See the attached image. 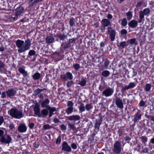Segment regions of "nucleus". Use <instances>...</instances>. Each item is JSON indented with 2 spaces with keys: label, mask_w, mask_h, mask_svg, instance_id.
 Listing matches in <instances>:
<instances>
[{
  "label": "nucleus",
  "mask_w": 154,
  "mask_h": 154,
  "mask_svg": "<svg viewBox=\"0 0 154 154\" xmlns=\"http://www.w3.org/2000/svg\"><path fill=\"white\" fill-rule=\"evenodd\" d=\"M62 150L69 152L71 151L72 149L66 141H64L62 143Z\"/></svg>",
  "instance_id": "obj_16"
},
{
  "label": "nucleus",
  "mask_w": 154,
  "mask_h": 154,
  "mask_svg": "<svg viewBox=\"0 0 154 154\" xmlns=\"http://www.w3.org/2000/svg\"><path fill=\"white\" fill-rule=\"evenodd\" d=\"M127 46V44L125 41H123L121 42L119 44L117 45V47L121 49H123Z\"/></svg>",
  "instance_id": "obj_30"
},
{
  "label": "nucleus",
  "mask_w": 154,
  "mask_h": 154,
  "mask_svg": "<svg viewBox=\"0 0 154 154\" xmlns=\"http://www.w3.org/2000/svg\"><path fill=\"white\" fill-rule=\"evenodd\" d=\"M46 43L47 44H50L54 42V38L51 36H47L46 38Z\"/></svg>",
  "instance_id": "obj_26"
},
{
  "label": "nucleus",
  "mask_w": 154,
  "mask_h": 154,
  "mask_svg": "<svg viewBox=\"0 0 154 154\" xmlns=\"http://www.w3.org/2000/svg\"><path fill=\"white\" fill-rule=\"evenodd\" d=\"M20 73L23 74L24 78H26L28 75L27 72L26 71L23 67H20L18 70Z\"/></svg>",
  "instance_id": "obj_24"
},
{
  "label": "nucleus",
  "mask_w": 154,
  "mask_h": 154,
  "mask_svg": "<svg viewBox=\"0 0 154 154\" xmlns=\"http://www.w3.org/2000/svg\"><path fill=\"white\" fill-rule=\"evenodd\" d=\"M47 109L49 110V112H54L56 111V108L55 107H51V106H48Z\"/></svg>",
  "instance_id": "obj_46"
},
{
  "label": "nucleus",
  "mask_w": 154,
  "mask_h": 154,
  "mask_svg": "<svg viewBox=\"0 0 154 154\" xmlns=\"http://www.w3.org/2000/svg\"><path fill=\"white\" fill-rule=\"evenodd\" d=\"M142 142L143 143L145 144L146 143L148 140V138L145 136H142L140 137Z\"/></svg>",
  "instance_id": "obj_39"
},
{
  "label": "nucleus",
  "mask_w": 154,
  "mask_h": 154,
  "mask_svg": "<svg viewBox=\"0 0 154 154\" xmlns=\"http://www.w3.org/2000/svg\"><path fill=\"white\" fill-rule=\"evenodd\" d=\"M145 102L143 100H141L139 103V106L141 107H144L145 105Z\"/></svg>",
  "instance_id": "obj_50"
},
{
  "label": "nucleus",
  "mask_w": 154,
  "mask_h": 154,
  "mask_svg": "<svg viewBox=\"0 0 154 154\" xmlns=\"http://www.w3.org/2000/svg\"><path fill=\"white\" fill-rule=\"evenodd\" d=\"M8 113L12 117L19 119L23 117V113L21 111L16 108H12L8 111Z\"/></svg>",
  "instance_id": "obj_2"
},
{
  "label": "nucleus",
  "mask_w": 154,
  "mask_h": 154,
  "mask_svg": "<svg viewBox=\"0 0 154 154\" xmlns=\"http://www.w3.org/2000/svg\"><path fill=\"white\" fill-rule=\"evenodd\" d=\"M102 122V118H100L99 119H97L96 121L94 126V130L95 131H99L100 127Z\"/></svg>",
  "instance_id": "obj_18"
},
{
  "label": "nucleus",
  "mask_w": 154,
  "mask_h": 154,
  "mask_svg": "<svg viewBox=\"0 0 154 154\" xmlns=\"http://www.w3.org/2000/svg\"><path fill=\"white\" fill-rule=\"evenodd\" d=\"M122 145L121 142L118 140L116 141L113 145V148L112 149L113 154H120L122 151Z\"/></svg>",
  "instance_id": "obj_5"
},
{
  "label": "nucleus",
  "mask_w": 154,
  "mask_h": 154,
  "mask_svg": "<svg viewBox=\"0 0 154 154\" xmlns=\"http://www.w3.org/2000/svg\"><path fill=\"white\" fill-rule=\"evenodd\" d=\"M85 108L84 104L83 103H81L80 106L79 107V112L82 113L85 110Z\"/></svg>",
  "instance_id": "obj_34"
},
{
  "label": "nucleus",
  "mask_w": 154,
  "mask_h": 154,
  "mask_svg": "<svg viewBox=\"0 0 154 154\" xmlns=\"http://www.w3.org/2000/svg\"><path fill=\"white\" fill-rule=\"evenodd\" d=\"M114 91L112 88L108 87L103 91L102 95L106 97L110 96L113 94Z\"/></svg>",
  "instance_id": "obj_13"
},
{
  "label": "nucleus",
  "mask_w": 154,
  "mask_h": 154,
  "mask_svg": "<svg viewBox=\"0 0 154 154\" xmlns=\"http://www.w3.org/2000/svg\"><path fill=\"white\" fill-rule=\"evenodd\" d=\"M4 131L2 130H0V142L2 143L9 144L12 140L11 136L9 135L7 136L6 138L4 135Z\"/></svg>",
  "instance_id": "obj_3"
},
{
  "label": "nucleus",
  "mask_w": 154,
  "mask_h": 154,
  "mask_svg": "<svg viewBox=\"0 0 154 154\" xmlns=\"http://www.w3.org/2000/svg\"><path fill=\"white\" fill-rule=\"evenodd\" d=\"M55 37L56 38V41L58 42L63 41L67 38V36L64 33H62L60 32H58L55 35Z\"/></svg>",
  "instance_id": "obj_12"
},
{
  "label": "nucleus",
  "mask_w": 154,
  "mask_h": 154,
  "mask_svg": "<svg viewBox=\"0 0 154 154\" xmlns=\"http://www.w3.org/2000/svg\"><path fill=\"white\" fill-rule=\"evenodd\" d=\"M24 11L23 7L20 5L15 10V14H12L11 18L14 20H16L18 18V17L20 16L23 13Z\"/></svg>",
  "instance_id": "obj_4"
},
{
  "label": "nucleus",
  "mask_w": 154,
  "mask_h": 154,
  "mask_svg": "<svg viewBox=\"0 0 154 154\" xmlns=\"http://www.w3.org/2000/svg\"><path fill=\"white\" fill-rule=\"evenodd\" d=\"M0 56L2 57V58H8V54H2L0 55Z\"/></svg>",
  "instance_id": "obj_61"
},
{
  "label": "nucleus",
  "mask_w": 154,
  "mask_h": 154,
  "mask_svg": "<svg viewBox=\"0 0 154 154\" xmlns=\"http://www.w3.org/2000/svg\"><path fill=\"white\" fill-rule=\"evenodd\" d=\"M127 24V21L126 19L125 18H123L121 21V25L122 26H125Z\"/></svg>",
  "instance_id": "obj_42"
},
{
  "label": "nucleus",
  "mask_w": 154,
  "mask_h": 154,
  "mask_svg": "<svg viewBox=\"0 0 154 154\" xmlns=\"http://www.w3.org/2000/svg\"><path fill=\"white\" fill-rule=\"evenodd\" d=\"M50 103V100L48 98L45 99L44 101L41 103V105L42 108L45 107L47 109L48 106H49L48 105Z\"/></svg>",
  "instance_id": "obj_25"
},
{
  "label": "nucleus",
  "mask_w": 154,
  "mask_h": 154,
  "mask_svg": "<svg viewBox=\"0 0 154 154\" xmlns=\"http://www.w3.org/2000/svg\"><path fill=\"white\" fill-rule=\"evenodd\" d=\"M135 86V85L134 82H131L129 83L128 85L126 86L125 87H123L122 89V90L123 92L129 89L133 88Z\"/></svg>",
  "instance_id": "obj_21"
},
{
  "label": "nucleus",
  "mask_w": 154,
  "mask_h": 154,
  "mask_svg": "<svg viewBox=\"0 0 154 154\" xmlns=\"http://www.w3.org/2000/svg\"><path fill=\"white\" fill-rule=\"evenodd\" d=\"M126 15L127 16V18L128 20H131L132 18V12L130 11H128L126 13Z\"/></svg>",
  "instance_id": "obj_41"
},
{
  "label": "nucleus",
  "mask_w": 154,
  "mask_h": 154,
  "mask_svg": "<svg viewBox=\"0 0 154 154\" xmlns=\"http://www.w3.org/2000/svg\"><path fill=\"white\" fill-rule=\"evenodd\" d=\"M41 74L38 72H36L33 75H32V79L34 80H38L41 77Z\"/></svg>",
  "instance_id": "obj_31"
},
{
  "label": "nucleus",
  "mask_w": 154,
  "mask_h": 154,
  "mask_svg": "<svg viewBox=\"0 0 154 154\" xmlns=\"http://www.w3.org/2000/svg\"><path fill=\"white\" fill-rule=\"evenodd\" d=\"M109 63L110 61L107 58H106L103 63L105 69H108V66L109 64Z\"/></svg>",
  "instance_id": "obj_36"
},
{
  "label": "nucleus",
  "mask_w": 154,
  "mask_h": 154,
  "mask_svg": "<svg viewBox=\"0 0 154 154\" xmlns=\"http://www.w3.org/2000/svg\"><path fill=\"white\" fill-rule=\"evenodd\" d=\"M61 137L60 135H59L57 137L56 139V143L57 144H59L61 143Z\"/></svg>",
  "instance_id": "obj_51"
},
{
  "label": "nucleus",
  "mask_w": 154,
  "mask_h": 154,
  "mask_svg": "<svg viewBox=\"0 0 154 154\" xmlns=\"http://www.w3.org/2000/svg\"><path fill=\"white\" fill-rule=\"evenodd\" d=\"M41 113L43 116H46L48 114V111L47 109H44L42 110Z\"/></svg>",
  "instance_id": "obj_44"
},
{
  "label": "nucleus",
  "mask_w": 154,
  "mask_h": 154,
  "mask_svg": "<svg viewBox=\"0 0 154 154\" xmlns=\"http://www.w3.org/2000/svg\"><path fill=\"white\" fill-rule=\"evenodd\" d=\"M42 92L41 89L38 88L33 91V95L35 96H37Z\"/></svg>",
  "instance_id": "obj_37"
},
{
  "label": "nucleus",
  "mask_w": 154,
  "mask_h": 154,
  "mask_svg": "<svg viewBox=\"0 0 154 154\" xmlns=\"http://www.w3.org/2000/svg\"><path fill=\"white\" fill-rule=\"evenodd\" d=\"M127 42V46L129 44H130L131 45L134 44H136V38H131L128 40Z\"/></svg>",
  "instance_id": "obj_32"
},
{
  "label": "nucleus",
  "mask_w": 154,
  "mask_h": 154,
  "mask_svg": "<svg viewBox=\"0 0 154 154\" xmlns=\"http://www.w3.org/2000/svg\"><path fill=\"white\" fill-rule=\"evenodd\" d=\"M149 150L148 148L147 147H145L141 151V152L143 153H148V151Z\"/></svg>",
  "instance_id": "obj_56"
},
{
  "label": "nucleus",
  "mask_w": 154,
  "mask_h": 154,
  "mask_svg": "<svg viewBox=\"0 0 154 154\" xmlns=\"http://www.w3.org/2000/svg\"><path fill=\"white\" fill-rule=\"evenodd\" d=\"M68 128H69V129L72 130H76V127L75 125V123L73 124L69 122L68 123Z\"/></svg>",
  "instance_id": "obj_33"
},
{
  "label": "nucleus",
  "mask_w": 154,
  "mask_h": 154,
  "mask_svg": "<svg viewBox=\"0 0 154 154\" xmlns=\"http://www.w3.org/2000/svg\"><path fill=\"white\" fill-rule=\"evenodd\" d=\"M33 146L35 148H38L39 145V144L36 142H35L33 143Z\"/></svg>",
  "instance_id": "obj_64"
},
{
  "label": "nucleus",
  "mask_w": 154,
  "mask_h": 154,
  "mask_svg": "<svg viewBox=\"0 0 154 154\" xmlns=\"http://www.w3.org/2000/svg\"><path fill=\"white\" fill-rule=\"evenodd\" d=\"M113 101H115L117 107L120 109L124 108V103L120 97H119L117 96L116 93L114 94L113 98Z\"/></svg>",
  "instance_id": "obj_7"
},
{
  "label": "nucleus",
  "mask_w": 154,
  "mask_h": 154,
  "mask_svg": "<svg viewBox=\"0 0 154 154\" xmlns=\"http://www.w3.org/2000/svg\"><path fill=\"white\" fill-rule=\"evenodd\" d=\"M106 85L105 84L104 81L101 82L99 86V90L100 91H103L106 87Z\"/></svg>",
  "instance_id": "obj_28"
},
{
  "label": "nucleus",
  "mask_w": 154,
  "mask_h": 154,
  "mask_svg": "<svg viewBox=\"0 0 154 154\" xmlns=\"http://www.w3.org/2000/svg\"><path fill=\"white\" fill-rule=\"evenodd\" d=\"M6 93L7 94V98H12L16 94L17 91L14 89L11 88L6 91Z\"/></svg>",
  "instance_id": "obj_17"
},
{
  "label": "nucleus",
  "mask_w": 154,
  "mask_h": 154,
  "mask_svg": "<svg viewBox=\"0 0 154 154\" xmlns=\"http://www.w3.org/2000/svg\"><path fill=\"white\" fill-rule=\"evenodd\" d=\"M80 119V117L78 115H73L68 117V119L70 121L74 122L79 121Z\"/></svg>",
  "instance_id": "obj_22"
},
{
  "label": "nucleus",
  "mask_w": 154,
  "mask_h": 154,
  "mask_svg": "<svg viewBox=\"0 0 154 154\" xmlns=\"http://www.w3.org/2000/svg\"><path fill=\"white\" fill-rule=\"evenodd\" d=\"M76 40V38H70L68 42L66 43H65L64 44L63 43L61 45V46H63V48L64 49H65L69 48L71 46V44L73 43V42H75Z\"/></svg>",
  "instance_id": "obj_15"
},
{
  "label": "nucleus",
  "mask_w": 154,
  "mask_h": 154,
  "mask_svg": "<svg viewBox=\"0 0 154 154\" xmlns=\"http://www.w3.org/2000/svg\"><path fill=\"white\" fill-rule=\"evenodd\" d=\"M36 54V52L35 51L31 50H30L28 53V56H31L35 55Z\"/></svg>",
  "instance_id": "obj_45"
},
{
  "label": "nucleus",
  "mask_w": 154,
  "mask_h": 154,
  "mask_svg": "<svg viewBox=\"0 0 154 154\" xmlns=\"http://www.w3.org/2000/svg\"><path fill=\"white\" fill-rule=\"evenodd\" d=\"M150 9L148 8L144 9L143 11H140L139 12V19L138 22L139 23H141L142 21L145 20L144 15H148L150 13Z\"/></svg>",
  "instance_id": "obj_6"
},
{
  "label": "nucleus",
  "mask_w": 154,
  "mask_h": 154,
  "mask_svg": "<svg viewBox=\"0 0 154 154\" xmlns=\"http://www.w3.org/2000/svg\"><path fill=\"white\" fill-rule=\"evenodd\" d=\"M101 30L102 32H104L106 29V27L111 26V23L109 20L106 18H104L102 20L101 22Z\"/></svg>",
  "instance_id": "obj_8"
},
{
  "label": "nucleus",
  "mask_w": 154,
  "mask_h": 154,
  "mask_svg": "<svg viewBox=\"0 0 154 154\" xmlns=\"http://www.w3.org/2000/svg\"><path fill=\"white\" fill-rule=\"evenodd\" d=\"M127 33V32L125 29H123L121 31V33L122 35L126 34Z\"/></svg>",
  "instance_id": "obj_60"
},
{
  "label": "nucleus",
  "mask_w": 154,
  "mask_h": 154,
  "mask_svg": "<svg viewBox=\"0 0 154 154\" xmlns=\"http://www.w3.org/2000/svg\"><path fill=\"white\" fill-rule=\"evenodd\" d=\"M124 140L126 141H130L131 140V138L129 136H126L124 138Z\"/></svg>",
  "instance_id": "obj_58"
},
{
  "label": "nucleus",
  "mask_w": 154,
  "mask_h": 154,
  "mask_svg": "<svg viewBox=\"0 0 154 154\" xmlns=\"http://www.w3.org/2000/svg\"><path fill=\"white\" fill-rule=\"evenodd\" d=\"M138 24V22L137 20H132L128 23V24L129 27L134 28L137 26Z\"/></svg>",
  "instance_id": "obj_23"
},
{
  "label": "nucleus",
  "mask_w": 154,
  "mask_h": 154,
  "mask_svg": "<svg viewBox=\"0 0 154 154\" xmlns=\"http://www.w3.org/2000/svg\"><path fill=\"white\" fill-rule=\"evenodd\" d=\"M86 80L83 79L78 83V84L81 85L82 86H84L86 85Z\"/></svg>",
  "instance_id": "obj_43"
},
{
  "label": "nucleus",
  "mask_w": 154,
  "mask_h": 154,
  "mask_svg": "<svg viewBox=\"0 0 154 154\" xmlns=\"http://www.w3.org/2000/svg\"><path fill=\"white\" fill-rule=\"evenodd\" d=\"M118 130L117 134L119 137H120L122 136L125 133V130L123 127H120L118 128Z\"/></svg>",
  "instance_id": "obj_29"
},
{
  "label": "nucleus",
  "mask_w": 154,
  "mask_h": 154,
  "mask_svg": "<svg viewBox=\"0 0 154 154\" xmlns=\"http://www.w3.org/2000/svg\"><path fill=\"white\" fill-rule=\"evenodd\" d=\"M95 135L96 134L94 132L89 136V137L88 141L89 143H94V137Z\"/></svg>",
  "instance_id": "obj_27"
},
{
  "label": "nucleus",
  "mask_w": 154,
  "mask_h": 154,
  "mask_svg": "<svg viewBox=\"0 0 154 154\" xmlns=\"http://www.w3.org/2000/svg\"><path fill=\"white\" fill-rule=\"evenodd\" d=\"M27 128L26 125L21 124L18 127V131L20 133H23L26 131Z\"/></svg>",
  "instance_id": "obj_20"
},
{
  "label": "nucleus",
  "mask_w": 154,
  "mask_h": 154,
  "mask_svg": "<svg viewBox=\"0 0 154 154\" xmlns=\"http://www.w3.org/2000/svg\"><path fill=\"white\" fill-rule=\"evenodd\" d=\"M107 32L110 35V38L111 41L114 40L116 35V32L115 29H113L111 26L108 27Z\"/></svg>",
  "instance_id": "obj_9"
},
{
  "label": "nucleus",
  "mask_w": 154,
  "mask_h": 154,
  "mask_svg": "<svg viewBox=\"0 0 154 154\" xmlns=\"http://www.w3.org/2000/svg\"><path fill=\"white\" fill-rule=\"evenodd\" d=\"M142 116L141 111L139 109H138L137 112L133 115V119H132V121L134 123L138 122L141 119Z\"/></svg>",
  "instance_id": "obj_14"
},
{
  "label": "nucleus",
  "mask_w": 154,
  "mask_h": 154,
  "mask_svg": "<svg viewBox=\"0 0 154 154\" xmlns=\"http://www.w3.org/2000/svg\"><path fill=\"white\" fill-rule=\"evenodd\" d=\"M33 110L35 112V114L36 116H37L39 117H43L42 115L40 113V109L39 105L38 104L35 105Z\"/></svg>",
  "instance_id": "obj_19"
},
{
  "label": "nucleus",
  "mask_w": 154,
  "mask_h": 154,
  "mask_svg": "<svg viewBox=\"0 0 154 154\" xmlns=\"http://www.w3.org/2000/svg\"><path fill=\"white\" fill-rule=\"evenodd\" d=\"M53 127L49 124L44 125L43 126V128L44 130H47L52 128Z\"/></svg>",
  "instance_id": "obj_47"
},
{
  "label": "nucleus",
  "mask_w": 154,
  "mask_h": 154,
  "mask_svg": "<svg viewBox=\"0 0 154 154\" xmlns=\"http://www.w3.org/2000/svg\"><path fill=\"white\" fill-rule=\"evenodd\" d=\"M106 44L105 43V41L101 42L100 43V47L102 48V49H103V48L105 46Z\"/></svg>",
  "instance_id": "obj_63"
},
{
  "label": "nucleus",
  "mask_w": 154,
  "mask_h": 154,
  "mask_svg": "<svg viewBox=\"0 0 154 154\" xmlns=\"http://www.w3.org/2000/svg\"><path fill=\"white\" fill-rule=\"evenodd\" d=\"M35 2V0H30L29 2V7H33L34 4H36Z\"/></svg>",
  "instance_id": "obj_48"
},
{
  "label": "nucleus",
  "mask_w": 154,
  "mask_h": 154,
  "mask_svg": "<svg viewBox=\"0 0 154 154\" xmlns=\"http://www.w3.org/2000/svg\"><path fill=\"white\" fill-rule=\"evenodd\" d=\"M1 98L5 99L7 98V94H6V91L2 92V93H1Z\"/></svg>",
  "instance_id": "obj_54"
},
{
  "label": "nucleus",
  "mask_w": 154,
  "mask_h": 154,
  "mask_svg": "<svg viewBox=\"0 0 154 154\" xmlns=\"http://www.w3.org/2000/svg\"><path fill=\"white\" fill-rule=\"evenodd\" d=\"M73 66L75 70H78L80 67L79 64L77 63L73 65Z\"/></svg>",
  "instance_id": "obj_52"
},
{
  "label": "nucleus",
  "mask_w": 154,
  "mask_h": 154,
  "mask_svg": "<svg viewBox=\"0 0 154 154\" xmlns=\"http://www.w3.org/2000/svg\"><path fill=\"white\" fill-rule=\"evenodd\" d=\"M151 86L149 84H146L145 87V90L146 91H149L151 88Z\"/></svg>",
  "instance_id": "obj_49"
},
{
  "label": "nucleus",
  "mask_w": 154,
  "mask_h": 154,
  "mask_svg": "<svg viewBox=\"0 0 154 154\" xmlns=\"http://www.w3.org/2000/svg\"><path fill=\"white\" fill-rule=\"evenodd\" d=\"M110 75V72L107 70L103 71L101 73V75L104 77H106Z\"/></svg>",
  "instance_id": "obj_35"
},
{
  "label": "nucleus",
  "mask_w": 154,
  "mask_h": 154,
  "mask_svg": "<svg viewBox=\"0 0 154 154\" xmlns=\"http://www.w3.org/2000/svg\"><path fill=\"white\" fill-rule=\"evenodd\" d=\"M60 126L62 130L66 131L67 129L66 126L63 124L60 125Z\"/></svg>",
  "instance_id": "obj_57"
},
{
  "label": "nucleus",
  "mask_w": 154,
  "mask_h": 154,
  "mask_svg": "<svg viewBox=\"0 0 154 154\" xmlns=\"http://www.w3.org/2000/svg\"><path fill=\"white\" fill-rule=\"evenodd\" d=\"M71 148L73 149H77V146L75 143H72L71 144Z\"/></svg>",
  "instance_id": "obj_55"
},
{
  "label": "nucleus",
  "mask_w": 154,
  "mask_h": 154,
  "mask_svg": "<svg viewBox=\"0 0 154 154\" xmlns=\"http://www.w3.org/2000/svg\"><path fill=\"white\" fill-rule=\"evenodd\" d=\"M67 104L68 107L65 109V111L67 114L69 115L73 112V103L72 101L69 100L67 101Z\"/></svg>",
  "instance_id": "obj_11"
},
{
  "label": "nucleus",
  "mask_w": 154,
  "mask_h": 154,
  "mask_svg": "<svg viewBox=\"0 0 154 154\" xmlns=\"http://www.w3.org/2000/svg\"><path fill=\"white\" fill-rule=\"evenodd\" d=\"M93 107V105L91 104H87L85 105V109L88 111L92 109Z\"/></svg>",
  "instance_id": "obj_40"
},
{
  "label": "nucleus",
  "mask_w": 154,
  "mask_h": 154,
  "mask_svg": "<svg viewBox=\"0 0 154 154\" xmlns=\"http://www.w3.org/2000/svg\"><path fill=\"white\" fill-rule=\"evenodd\" d=\"M4 121V118L3 116H0V125H1Z\"/></svg>",
  "instance_id": "obj_62"
},
{
  "label": "nucleus",
  "mask_w": 154,
  "mask_h": 154,
  "mask_svg": "<svg viewBox=\"0 0 154 154\" xmlns=\"http://www.w3.org/2000/svg\"><path fill=\"white\" fill-rule=\"evenodd\" d=\"M74 84V82L72 80L68 81L66 83L67 87L68 88H71Z\"/></svg>",
  "instance_id": "obj_38"
},
{
  "label": "nucleus",
  "mask_w": 154,
  "mask_h": 154,
  "mask_svg": "<svg viewBox=\"0 0 154 154\" xmlns=\"http://www.w3.org/2000/svg\"><path fill=\"white\" fill-rule=\"evenodd\" d=\"M28 126L30 128L32 129L35 126V124L33 123H29L28 125Z\"/></svg>",
  "instance_id": "obj_59"
},
{
  "label": "nucleus",
  "mask_w": 154,
  "mask_h": 154,
  "mask_svg": "<svg viewBox=\"0 0 154 154\" xmlns=\"http://www.w3.org/2000/svg\"><path fill=\"white\" fill-rule=\"evenodd\" d=\"M69 24L70 26H72L75 24L74 19V18H72L70 19Z\"/></svg>",
  "instance_id": "obj_53"
},
{
  "label": "nucleus",
  "mask_w": 154,
  "mask_h": 154,
  "mask_svg": "<svg viewBox=\"0 0 154 154\" xmlns=\"http://www.w3.org/2000/svg\"><path fill=\"white\" fill-rule=\"evenodd\" d=\"M15 44L18 48V53H23V54L26 51L29 50L31 45V41L29 38L25 40V42L23 40L18 39L16 41Z\"/></svg>",
  "instance_id": "obj_1"
},
{
  "label": "nucleus",
  "mask_w": 154,
  "mask_h": 154,
  "mask_svg": "<svg viewBox=\"0 0 154 154\" xmlns=\"http://www.w3.org/2000/svg\"><path fill=\"white\" fill-rule=\"evenodd\" d=\"M60 79L63 81H66L68 79L72 80L73 77L72 73L70 72H67L66 74L61 75Z\"/></svg>",
  "instance_id": "obj_10"
}]
</instances>
